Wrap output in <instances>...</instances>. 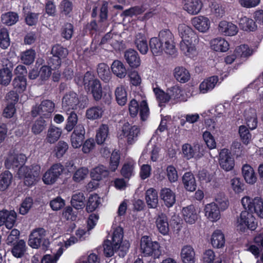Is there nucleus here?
Instances as JSON below:
<instances>
[{
	"label": "nucleus",
	"instance_id": "1",
	"mask_svg": "<svg viewBox=\"0 0 263 263\" xmlns=\"http://www.w3.org/2000/svg\"><path fill=\"white\" fill-rule=\"evenodd\" d=\"M241 202L245 210L241 212L238 219L240 230L242 232H245L247 229L254 231L257 228V222L253 213L263 218V200L258 197L252 199L246 196L242 198Z\"/></svg>",
	"mask_w": 263,
	"mask_h": 263
},
{
	"label": "nucleus",
	"instance_id": "2",
	"mask_svg": "<svg viewBox=\"0 0 263 263\" xmlns=\"http://www.w3.org/2000/svg\"><path fill=\"white\" fill-rule=\"evenodd\" d=\"M27 158L24 154H10L5 160V166L7 169H18L20 177H24V184L28 186L34 185L39 178L40 167L37 165L31 167L25 166Z\"/></svg>",
	"mask_w": 263,
	"mask_h": 263
},
{
	"label": "nucleus",
	"instance_id": "3",
	"mask_svg": "<svg viewBox=\"0 0 263 263\" xmlns=\"http://www.w3.org/2000/svg\"><path fill=\"white\" fill-rule=\"evenodd\" d=\"M74 81L78 86H84L85 90L92 95L96 101H99L102 99V84L93 71H87L82 76L76 75Z\"/></svg>",
	"mask_w": 263,
	"mask_h": 263
},
{
	"label": "nucleus",
	"instance_id": "4",
	"mask_svg": "<svg viewBox=\"0 0 263 263\" xmlns=\"http://www.w3.org/2000/svg\"><path fill=\"white\" fill-rule=\"evenodd\" d=\"M178 32L182 38L180 43V48L181 51L190 58H194L197 54V50L193 41H195L198 36L193 29L184 24L178 26Z\"/></svg>",
	"mask_w": 263,
	"mask_h": 263
},
{
	"label": "nucleus",
	"instance_id": "5",
	"mask_svg": "<svg viewBox=\"0 0 263 263\" xmlns=\"http://www.w3.org/2000/svg\"><path fill=\"white\" fill-rule=\"evenodd\" d=\"M88 102L87 96L78 95L73 91H69L65 93L62 99V109L69 111L80 108H85Z\"/></svg>",
	"mask_w": 263,
	"mask_h": 263
},
{
	"label": "nucleus",
	"instance_id": "6",
	"mask_svg": "<svg viewBox=\"0 0 263 263\" xmlns=\"http://www.w3.org/2000/svg\"><path fill=\"white\" fill-rule=\"evenodd\" d=\"M160 248L159 243L156 241H152L151 237L145 235L141 237L140 250L142 256L159 258L161 254Z\"/></svg>",
	"mask_w": 263,
	"mask_h": 263
},
{
	"label": "nucleus",
	"instance_id": "7",
	"mask_svg": "<svg viewBox=\"0 0 263 263\" xmlns=\"http://www.w3.org/2000/svg\"><path fill=\"white\" fill-rule=\"evenodd\" d=\"M158 38L164 46V52L169 55H174L176 52L174 36L168 29L161 30L158 35Z\"/></svg>",
	"mask_w": 263,
	"mask_h": 263
},
{
	"label": "nucleus",
	"instance_id": "8",
	"mask_svg": "<svg viewBox=\"0 0 263 263\" xmlns=\"http://www.w3.org/2000/svg\"><path fill=\"white\" fill-rule=\"evenodd\" d=\"M54 103L50 100H44L40 104H36L32 107L31 115L35 118L40 116L44 118H49L54 109Z\"/></svg>",
	"mask_w": 263,
	"mask_h": 263
},
{
	"label": "nucleus",
	"instance_id": "9",
	"mask_svg": "<svg viewBox=\"0 0 263 263\" xmlns=\"http://www.w3.org/2000/svg\"><path fill=\"white\" fill-rule=\"evenodd\" d=\"M64 167L61 163L53 164L44 174L43 181L46 184L54 183L62 174Z\"/></svg>",
	"mask_w": 263,
	"mask_h": 263
},
{
	"label": "nucleus",
	"instance_id": "10",
	"mask_svg": "<svg viewBox=\"0 0 263 263\" xmlns=\"http://www.w3.org/2000/svg\"><path fill=\"white\" fill-rule=\"evenodd\" d=\"M85 130L82 124H78L74 128L70 137V141L72 147L74 148H79L83 144L85 139Z\"/></svg>",
	"mask_w": 263,
	"mask_h": 263
},
{
	"label": "nucleus",
	"instance_id": "11",
	"mask_svg": "<svg viewBox=\"0 0 263 263\" xmlns=\"http://www.w3.org/2000/svg\"><path fill=\"white\" fill-rule=\"evenodd\" d=\"M3 67L0 69V85L7 86L11 82L13 64L8 60L3 62Z\"/></svg>",
	"mask_w": 263,
	"mask_h": 263
},
{
	"label": "nucleus",
	"instance_id": "12",
	"mask_svg": "<svg viewBox=\"0 0 263 263\" xmlns=\"http://www.w3.org/2000/svg\"><path fill=\"white\" fill-rule=\"evenodd\" d=\"M17 214L14 210L0 211V226L5 225L8 229H11L14 225Z\"/></svg>",
	"mask_w": 263,
	"mask_h": 263
},
{
	"label": "nucleus",
	"instance_id": "13",
	"mask_svg": "<svg viewBox=\"0 0 263 263\" xmlns=\"http://www.w3.org/2000/svg\"><path fill=\"white\" fill-rule=\"evenodd\" d=\"M46 236L43 228H38L33 231L29 236L28 245L32 248L38 249L41 246L43 239Z\"/></svg>",
	"mask_w": 263,
	"mask_h": 263
},
{
	"label": "nucleus",
	"instance_id": "14",
	"mask_svg": "<svg viewBox=\"0 0 263 263\" xmlns=\"http://www.w3.org/2000/svg\"><path fill=\"white\" fill-rule=\"evenodd\" d=\"M140 132V128L136 125L124 126L122 129L123 134L126 138L127 143L129 145L134 144L137 141Z\"/></svg>",
	"mask_w": 263,
	"mask_h": 263
},
{
	"label": "nucleus",
	"instance_id": "15",
	"mask_svg": "<svg viewBox=\"0 0 263 263\" xmlns=\"http://www.w3.org/2000/svg\"><path fill=\"white\" fill-rule=\"evenodd\" d=\"M126 63L132 68L138 67L141 64V60L138 53L133 49L125 51L124 55Z\"/></svg>",
	"mask_w": 263,
	"mask_h": 263
},
{
	"label": "nucleus",
	"instance_id": "16",
	"mask_svg": "<svg viewBox=\"0 0 263 263\" xmlns=\"http://www.w3.org/2000/svg\"><path fill=\"white\" fill-rule=\"evenodd\" d=\"M219 162L220 167L227 172L232 170L235 165L234 158L227 152H220Z\"/></svg>",
	"mask_w": 263,
	"mask_h": 263
},
{
	"label": "nucleus",
	"instance_id": "17",
	"mask_svg": "<svg viewBox=\"0 0 263 263\" xmlns=\"http://www.w3.org/2000/svg\"><path fill=\"white\" fill-rule=\"evenodd\" d=\"M205 215L212 221H216L220 218L219 208L215 202H212L205 205Z\"/></svg>",
	"mask_w": 263,
	"mask_h": 263
},
{
	"label": "nucleus",
	"instance_id": "18",
	"mask_svg": "<svg viewBox=\"0 0 263 263\" xmlns=\"http://www.w3.org/2000/svg\"><path fill=\"white\" fill-rule=\"evenodd\" d=\"M160 197L167 208L172 207L176 202L175 194L170 188L161 189Z\"/></svg>",
	"mask_w": 263,
	"mask_h": 263
},
{
	"label": "nucleus",
	"instance_id": "19",
	"mask_svg": "<svg viewBox=\"0 0 263 263\" xmlns=\"http://www.w3.org/2000/svg\"><path fill=\"white\" fill-rule=\"evenodd\" d=\"M145 199L148 208H156L158 205V196L157 190L153 187L147 189L145 193Z\"/></svg>",
	"mask_w": 263,
	"mask_h": 263
},
{
	"label": "nucleus",
	"instance_id": "20",
	"mask_svg": "<svg viewBox=\"0 0 263 263\" xmlns=\"http://www.w3.org/2000/svg\"><path fill=\"white\" fill-rule=\"evenodd\" d=\"M156 227L159 232L163 235H166L168 234L170 228L168 222V218L164 213L159 214L156 219Z\"/></svg>",
	"mask_w": 263,
	"mask_h": 263
},
{
	"label": "nucleus",
	"instance_id": "21",
	"mask_svg": "<svg viewBox=\"0 0 263 263\" xmlns=\"http://www.w3.org/2000/svg\"><path fill=\"white\" fill-rule=\"evenodd\" d=\"M192 25L198 31L205 32L210 28V22L209 18L203 16L195 17L191 20Z\"/></svg>",
	"mask_w": 263,
	"mask_h": 263
},
{
	"label": "nucleus",
	"instance_id": "22",
	"mask_svg": "<svg viewBox=\"0 0 263 263\" xmlns=\"http://www.w3.org/2000/svg\"><path fill=\"white\" fill-rule=\"evenodd\" d=\"M219 31L224 35L233 36L238 32L237 27L231 22L221 21L219 24Z\"/></svg>",
	"mask_w": 263,
	"mask_h": 263
},
{
	"label": "nucleus",
	"instance_id": "23",
	"mask_svg": "<svg viewBox=\"0 0 263 263\" xmlns=\"http://www.w3.org/2000/svg\"><path fill=\"white\" fill-rule=\"evenodd\" d=\"M218 80L217 76H213L205 79L199 85L200 92L205 93L213 90Z\"/></svg>",
	"mask_w": 263,
	"mask_h": 263
},
{
	"label": "nucleus",
	"instance_id": "24",
	"mask_svg": "<svg viewBox=\"0 0 263 263\" xmlns=\"http://www.w3.org/2000/svg\"><path fill=\"white\" fill-rule=\"evenodd\" d=\"M183 217L187 223L193 224L198 218V214L193 205H190L183 208L182 210Z\"/></svg>",
	"mask_w": 263,
	"mask_h": 263
},
{
	"label": "nucleus",
	"instance_id": "25",
	"mask_svg": "<svg viewBox=\"0 0 263 263\" xmlns=\"http://www.w3.org/2000/svg\"><path fill=\"white\" fill-rule=\"evenodd\" d=\"M182 183L184 189L189 192L196 191L197 183L194 175L191 172H187L184 174L182 176Z\"/></svg>",
	"mask_w": 263,
	"mask_h": 263
},
{
	"label": "nucleus",
	"instance_id": "26",
	"mask_svg": "<svg viewBox=\"0 0 263 263\" xmlns=\"http://www.w3.org/2000/svg\"><path fill=\"white\" fill-rule=\"evenodd\" d=\"M203 4L200 0H186L184 9L192 15L198 14L201 10Z\"/></svg>",
	"mask_w": 263,
	"mask_h": 263
},
{
	"label": "nucleus",
	"instance_id": "27",
	"mask_svg": "<svg viewBox=\"0 0 263 263\" xmlns=\"http://www.w3.org/2000/svg\"><path fill=\"white\" fill-rule=\"evenodd\" d=\"M97 72L99 77L105 83L108 82L111 79L112 74L108 65L105 63L98 64Z\"/></svg>",
	"mask_w": 263,
	"mask_h": 263
},
{
	"label": "nucleus",
	"instance_id": "28",
	"mask_svg": "<svg viewBox=\"0 0 263 263\" xmlns=\"http://www.w3.org/2000/svg\"><path fill=\"white\" fill-rule=\"evenodd\" d=\"M241 170L242 176L247 183L252 184L256 182V175L251 165L248 164H244Z\"/></svg>",
	"mask_w": 263,
	"mask_h": 263
},
{
	"label": "nucleus",
	"instance_id": "29",
	"mask_svg": "<svg viewBox=\"0 0 263 263\" xmlns=\"http://www.w3.org/2000/svg\"><path fill=\"white\" fill-rule=\"evenodd\" d=\"M211 46L216 51L224 52L229 50V43L223 38L217 37L211 41Z\"/></svg>",
	"mask_w": 263,
	"mask_h": 263
},
{
	"label": "nucleus",
	"instance_id": "30",
	"mask_svg": "<svg viewBox=\"0 0 263 263\" xmlns=\"http://www.w3.org/2000/svg\"><path fill=\"white\" fill-rule=\"evenodd\" d=\"M109 170L107 169L103 165H100L96 167L91 172L90 175L92 179L100 181L103 178H105L109 176Z\"/></svg>",
	"mask_w": 263,
	"mask_h": 263
},
{
	"label": "nucleus",
	"instance_id": "31",
	"mask_svg": "<svg viewBox=\"0 0 263 263\" xmlns=\"http://www.w3.org/2000/svg\"><path fill=\"white\" fill-rule=\"evenodd\" d=\"M12 247L11 252L14 257L19 258L24 256L27 250L26 242L24 240H19Z\"/></svg>",
	"mask_w": 263,
	"mask_h": 263
},
{
	"label": "nucleus",
	"instance_id": "32",
	"mask_svg": "<svg viewBox=\"0 0 263 263\" xmlns=\"http://www.w3.org/2000/svg\"><path fill=\"white\" fill-rule=\"evenodd\" d=\"M239 26L241 30L246 31H254L257 29L255 22L252 18L247 16L239 18Z\"/></svg>",
	"mask_w": 263,
	"mask_h": 263
},
{
	"label": "nucleus",
	"instance_id": "33",
	"mask_svg": "<svg viewBox=\"0 0 263 263\" xmlns=\"http://www.w3.org/2000/svg\"><path fill=\"white\" fill-rule=\"evenodd\" d=\"M149 46L152 54L154 56L160 55L163 51H164V46L157 37H152L149 42Z\"/></svg>",
	"mask_w": 263,
	"mask_h": 263
},
{
	"label": "nucleus",
	"instance_id": "34",
	"mask_svg": "<svg viewBox=\"0 0 263 263\" xmlns=\"http://www.w3.org/2000/svg\"><path fill=\"white\" fill-rule=\"evenodd\" d=\"M112 73L118 78L122 79L127 74V70L123 63L119 60H115L111 66Z\"/></svg>",
	"mask_w": 263,
	"mask_h": 263
},
{
	"label": "nucleus",
	"instance_id": "35",
	"mask_svg": "<svg viewBox=\"0 0 263 263\" xmlns=\"http://www.w3.org/2000/svg\"><path fill=\"white\" fill-rule=\"evenodd\" d=\"M116 100L120 106H124L127 101V93L123 85H120L116 87L115 91Z\"/></svg>",
	"mask_w": 263,
	"mask_h": 263
},
{
	"label": "nucleus",
	"instance_id": "36",
	"mask_svg": "<svg viewBox=\"0 0 263 263\" xmlns=\"http://www.w3.org/2000/svg\"><path fill=\"white\" fill-rule=\"evenodd\" d=\"M181 256L183 263H195V252L190 246H184L182 249Z\"/></svg>",
	"mask_w": 263,
	"mask_h": 263
},
{
	"label": "nucleus",
	"instance_id": "37",
	"mask_svg": "<svg viewBox=\"0 0 263 263\" xmlns=\"http://www.w3.org/2000/svg\"><path fill=\"white\" fill-rule=\"evenodd\" d=\"M168 95L170 97V100L174 101V103L180 102L183 99V93L181 88L175 85L167 89Z\"/></svg>",
	"mask_w": 263,
	"mask_h": 263
},
{
	"label": "nucleus",
	"instance_id": "38",
	"mask_svg": "<svg viewBox=\"0 0 263 263\" xmlns=\"http://www.w3.org/2000/svg\"><path fill=\"white\" fill-rule=\"evenodd\" d=\"M19 19L17 13L13 11H9L2 15V22L7 26H12L16 24Z\"/></svg>",
	"mask_w": 263,
	"mask_h": 263
},
{
	"label": "nucleus",
	"instance_id": "39",
	"mask_svg": "<svg viewBox=\"0 0 263 263\" xmlns=\"http://www.w3.org/2000/svg\"><path fill=\"white\" fill-rule=\"evenodd\" d=\"M225 243L224 234L220 230L215 231L211 238V244L214 248H220L222 247Z\"/></svg>",
	"mask_w": 263,
	"mask_h": 263
},
{
	"label": "nucleus",
	"instance_id": "40",
	"mask_svg": "<svg viewBox=\"0 0 263 263\" xmlns=\"http://www.w3.org/2000/svg\"><path fill=\"white\" fill-rule=\"evenodd\" d=\"M72 206L77 210L83 209L85 206V197L82 192L73 194L71 200Z\"/></svg>",
	"mask_w": 263,
	"mask_h": 263
},
{
	"label": "nucleus",
	"instance_id": "41",
	"mask_svg": "<svg viewBox=\"0 0 263 263\" xmlns=\"http://www.w3.org/2000/svg\"><path fill=\"white\" fill-rule=\"evenodd\" d=\"M61 134V128L51 125L48 129L46 140L49 143H54L59 140Z\"/></svg>",
	"mask_w": 263,
	"mask_h": 263
},
{
	"label": "nucleus",
	"instance_id": "42",
	"mask_svg": "<svg viewBox=\"0 0 263 263\" xmlns=\"http://www.w3.org/2000/svg\"><path fill=\"white\" fill-rule=\"evenodd\" d=\"M73 4L69 0H63L60 5V13L67 18L72 16Z\"/></svg>",
	"mask_w": 263,
	"mask_h": 263
},
{
	"label": "nucleus",
	"instance_id": "43",
	"mask_svg": "<svg viewBox=\"0 0 263 263\" xmlns=\"http://www.w3.org/2000/svg\"><path fill=\"white\" fill-rule=\"evenodd\" d=\"M12 174L9 171H5L0 174V191L6 190L11 183Z\"/></svg>",
	"mask_w": 263,
	"mask_h": 263
},
{
	"label": "nucleus",
	"instance_id": "44",
	"mask_svg": "<svg viewBox=\"0 0 263 263\" xmlns=\"http://www.w3.org/2000/svg\"><path fill=\"white\" fill-rule=\"evenodd\" d=\"M121 159V153L119 150L115 149L110 156L108 169L111 172H115L119 166Z\"/></svg>",
	"mask_w": 263,
	"mask_h": 263
},
{
	"label": "nucleus",
	"instance_id": "45",
	"mask_svg": "<svg viewBox=\"0 0 263 263\" xmlns=\"http://www.w3.org/2000/svg\"><path fill=\"white\" fill-rule=\"evenodd\" d=\"M13 89L19 93L23 92L26 88L27 79L23 76H16L12 81Z\"/></svg>",
	"mask_w": 263,
	"mask_h": 263
},
{
	"label": "nucleus",
	"instance_id": "46",
	"mask_svg": "<svg viewBox=\"0 0 263 263\" xmlns=\"http://www.w3.org/2000/svg\"><path fill=\"white\" fill-rule=\"evenodd\" d=\"M69 113H67L68 115L66 120V123L65 126V129L68 132H71L78 125V117L77 114L74 110L69 111Z\"/></svg>",
	"mask_w": 263,
	"mask_h": 263
},
{
	"label": "nucleus",
	"instance_id": "47",
	"mask_svg": "<svg viewBox=\"0 0 263 263\" xmlns=\"http://www.w3.org/2000/svg\"><path fill=\"white\" fill-rule=\"evenodd\" d=\"M174 77L178 81L181 83H185L189 80L190 74L185 68L178 67L174 70Z\"/></svg>",
	"mask_w": 263,
	"mask_h": 263
},
{
	"label": "nucleus",
	"instance_id": "48",
	"mask_svg": "<svg viewBox=\"0 0 263 263\" xmlns=\"http://www.w3.org/2000/svg\"><path fill=\"white\" fill-rule=\"evenodd\" d=\"M123 238V229L121 227L116 228L112 234L111 242L116 249H120Z\"/></svg>",
	"mask_w": 263,
	"mask_h": 263
},
{
	"label": "nucleus",
	"instance_id": "49",
	"mask_svg": "<svg viewBox=\"0 0 263 263\" xmlns=\"http://www.w3.org/2000/svg\"><path fill=\"white\" fill-rule=\"evenodd\" d=\"M103 112L104 110L101 106H93L87 109L86 117L92 120L98 119L102 117Z\"/></svg>",
	"mask_w": 263,
	"mask_h": 263
},
{
	"label": "nucleus",
	"instance_id": "50",
	"mask_svg": "<svg viewBox=\"0 0 263 263\" xmlns=\"http://www.w3.org/2000/svg\"><path fill=\"white\" fill-rule=\"evenodd\" d=\"M109 132L108 126L106 124H102L98 130L96 137V141L98 144H103L106 140Z\"/></svg>",
	"mask_w": 263,
	"mask_h": 263
},
{
	"label": "nucleus",
	"instance_id": "51",
	"mask_svg": "<svg viewBox=\"0 0 263 263\" xmlns=\"http://www.w3.org/2000/svg\"><path fill=\"white\" fill-rule=\"evenodd\" d=\"M100 204V197L96 194L91 195L88 199L86 210L88 213H91L96 210Z\"/></svg>",
	"mask_w": 263,
	"mask_h": 263
},
{
	"label": "nucleus",
	"instance_id": "52",
	"mask_svg": "<svg viewBox=\"0 0 263 263\" xmlns=\"http://www.w3.org/2000/svg\"><path fill=\"white\" fill-rule=\"evenodd\" d=\"M36 53L34 50L30 49L22 52L21 60L22 62L26 65H30L34 61Z\"/></svg>",
	"mask_w": 263,
	"mask_h": 263
},
{
	"label": "nucleus",
	"instance_id": "53",
	"mask_svg": "<svg viewBox=\"0 0 263 263\" xmlns=\"http://www.w3.org/2000/svg\"><path fill=\"white\" fill-rule=\"evenodd\" d=\"M153 91L156 100L159 103H166L170 101V97L168 95L167 90L163 91L159 87L153 88Z\"/></svg>",
	"mask_w": 263,
	"mask_h": 263
},
{
	"label": "nucleus",
	"instance_id": "54",
	"mask_svg": "<svg viewBox=\"0 0 263 263\" xmlns=\"http://www.w3.org/2000/svg\"><path fill=\"white\" fill-rule=\"evenodd\" d=\"M44 118V117L40 116V117L33 123L31 130L34 134H40L45 129L47 124Z\"/></svg>",
	"mask_w": 263,
	"mask_h": 263
},
{
	"label": "nucleus",
	"instance_id": "55",
	"mask_svg": "<svg viewBox=\"0 0 263 263\" xmlns=\"http://www.w3.org/2000/svg\"><path fill=\"white\" fill-rule=\"evenodd\" d=\"M74 32L73 25L70 23H65L61 28V36L66 40L71 39Z\"/></svg>",
	"mask_w": 263,
	"mask_h": 263
},
{
	"label": "nucleus",
	"instance_id": "56",
	"mask_svg": "<svg viewBox=\"0 0 263 263\" xmlns=\"http://www.w3.org/2000/svg\"><path fill=\"white\" fill-rule=\"evenodd\" d=\"M10 44L8 30L6 28L0 29V47L3 49H7Z\"/></svg>",
	"mask_w": 263,
	"mask_h": 263
},
{
	"label": "nucleus",
	"instance_id": "57",
	"mask_svg": "<svg viewBox=\"0 0 263 263\" xmlns=\"http://www.w3.org/2000/svg\"><path fill=\"white\" fill-rule=\"evenodd\" d=\"M234 53L237 58H246L252 54V51L250 49L248 45L242 44L235 48Z\"/></svg>",
	"mask_w": 263,
	"mask_h": 263
},
{
	"label": "nucleus",
	"instance_id": "58",
	"mask_svg": "<svg viewBox=\"0 0 263 263\" xmlns=\"http://www.w3.org/2000/svg\"><path fill=\"white\" fill-rule=\"evenodd\" d=\"M68 149V144L63 141H59L54 147L55 156L58 158H62Z\"/></svg>",
	"mask_w": 263,
	"mask_h": 263
},
{
	"label": "nucleus",
	"instance_id": "59",
	"mask_svg": "<svg viewBox=\"0 0 263 263\" xmlns=\"http://www.w3.org/2000/svg\"><path fill=\"white\" fill-rule=\"evenodd\" d=\"M68 50L60 44H56L52 47L51 54L61 59L65 58L68 54Z\"/></svg>",
	"mask_w": 263,
	"mask_h": 263
},
{
	"label": "nucleus",
	"instance_id": "60",
	"mask_svg": "<svg viewBox=\"0 0 263 263\" xmlns=\"http://www.w3.org/2000/svg\"><path fill=\"white\" fill-rule=\"evenodd\" d=\"M239 134L242 142L245 144L250 143L252 138V135L249 129L245 125H241L239 127Z\"/></svg>",
	"mask_w": 263,
	"mask_h": 263
},
{
	"label": "nucleus",
	"instance_id": "61",
	"mask_svg": "<svg viewBox=\"0 0 263 263\" xmlns=\"http://www.w3.org/2000/svg\"><path fill=\"white\" fill-rule=\"evenodd\" d=\"M144 11V9L142 6H136L132 7L129 9L124 10L122 13V15L125 17H133L142 14Z\"/></svg>",
	"mask_w": 263,
	"mask_h": 263
},
{
	"label": "nucleus",
	"instance_id": "62",
	"mask_svg": "<svg viewBox=\"0 0 263 263\" xmlns=\"http://www.w3.org/2000/svg\"><path fill=\"white\" fill-rule=\"evenodd\" d=\"M139 115L142 121H146L149 115V109L146 100H142L140 103Z\"/></svg>",
	"mask_w": 263,
	"mask_h": 263
},
{
	"label": "nucleus",
	"instance_id": "63",
	"mask_svg": "<svg viewBox=\"0 0 263 263\" xmlns=\"http://www.w3.org/2000/svg\"><path fill=\"white\" fill-rule=\"evenodd\" d=\"M211 8L213 14L217 18L222 17L225 14V8L221 4L213 2Z\"/></svg>",
	"mask_w": 263,
	"mask_h": 263
},
{
	"label": "nucleus",
	"instance_id": "64",
	"mask_svg": "<svg viewBox=\"0 0 263 263\" xmlns=\"http://www.w3.org/2000/svg\"><path fill=\"white\" fill-rule=\"evenodd\" d=\"M134 166L131 162L125 163L121 170V175L126 179H129L133 175Z\"/></svg>",
	"mask_w": 263,
	"mask_h": 263
}]
</instances>
